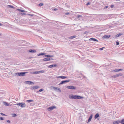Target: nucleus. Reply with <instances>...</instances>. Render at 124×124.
Wrapping results in <instances>:
<instances>
[{
  "instance_id": "nucleus-1",
  "label": "nucleus",
  "mask_w": 124,
  "mask_h": 124,
  "mask_svg": "<svg viewBox=\"0 0 124 124\" xmlns=\"http://www.w3.org/2000/svg\"><path fill=\"white\" fill-rule=\"evenodd\" d=\"M69 97L71 99H81L83 98V97H82L80 96H78L76 95H69Z\"/></svg>"
},
{
  "instance_id": "nucleus-2",
  "label": "nucleus",
  "mask_w": 124,
  "mask_h": 124,
  "mask_svg": "<svg viewBox=\"0 0 124 124\" xmlns=\"http://www.w3.org/2000/svg\"><path fill=\"white\" fill-rule=\"evenodd\" d=\"M124 122V118L120 121L117 120L113 122V124H118L120 123H122Z\"/></svg>"
},
{
  "instance_id": "nucleus-3",
  "label": "nucleus",
  "mask_w": 124,
  "mask_h": 124,
  "mask_svg": "<svg viewBox=\"0 0 124 124\" xmlns=\"http://www.w3.org/2000/svg\"><path fill=\"white\" fill-rule=\"evenodd\" d=\"M70 81V80L68 79L62 81L59 84V85L67 83L68 82Z\"/></svg>"
},
{
  "instance_id": "nucleus-4",
  "label": "nucleus",
  "mask_w": 124,
  "mask_h": 124,
  "mask_svg": "<svg viewBox=\"0 0 124 124\" xmlns=\"http://www.w3.org/2000/svg\"><path fill=\"white\" fill-rule=\"evenodd\" d=\"M66 88L68 89H76V87L72 85H71L70 86H67L66 87Z\"/></svg>"
},
{
  "instance_id": "nucleus-5",
  "label": "nucleus",
  "mask_w": 124,
  "mask_h": 124,
  "mask_svg": "<svg viewBox=\"0 0 124 124\" xmlns=\"http://www.w3.org/2000/svg\"><path fill=\"white\" fill-rule=\"evenodd\" d=\"M17 104L22 108L26 106V105L25 103H18Z\"/></svg>"
},
{
  "instance_id": "nucleus-6",
  "label": "nucleus",
  "mask_w": 124,
  "mask_h": 124,
  "mask_svg": "<svg viewBox=\"0 0 124 124\" xmlns=\"http://www.w3.org/2000/svg\"><path fill=\"white\" fill-rule=\"evenodd\" d=\"M56 108V107L55 106H52L51 107H50L48 108V111H50L52 110L54 108Z\"/></svg>"
},
{
  "instance_id": "nucleus-7",
  "label": "nucleus",
  "mask_w": 124,
  "mask_h": 124,
  "mask_svg": "<svg viewBox=\"0 0 124 124\" xmlns=\"http://www.w3.org/2000/svg\"><path fill=\"white\" fill-rule=\"evenodd\" d=\"M52 87H53V89H55L56 90H57L58 91L60 92H61V90L59 88L57 87H55L53 86H52Z\"/></svg>"
},
{
  "instance_id": "nucleus-8",
  "label": "nucleus",
  "mask_w": 124,
  "mask_h": 124,
  "mask_svg": "<svg viewBox=\"0 0 124 124\" xmlns=\"http://www.w3.org/2000/svg\"><path fill=\"white\" fill-rule=\"evenodd\" d=\"M123 69H115L113 70H112V72H116L118 71H120L122 70Z\"/></svg>"
},
{
  "instance_id": "nucleus-9",
  "label": "nucleus",
  "mask_w": 124,
  "mask_h": 124,
  "mask_svg": "<svg viewBox=\"0 0 124 124\" xmlns=\"http://www.w3.org/2000/svg\"><path fill=\"white\" fill-rule=\"evenodd\" d=\"M26 72H19V76H24L25 75V73H27Z\"/></svg>"
},
{
  "instance_id": "nucleus-10",
  "label": "nucleus",
  "mask_w": 124,
  "mask_h": 124,
  "mask_svg": "<svg viewBox=\"0 0 124 124\" xmlns=\"http://www.w3.org/2000/svg\"><path fill=\"white\" fill-rule=\"evenodd\" d=\"M90 41H96L97 42H98V40L96 39L93 38H91L89 39Z\"/></svg>"
},
{
  "instance_id": "nucleus-11",
  "label": "nucleus",
  "mask_w": 124,
  "mask_h": 124,
  "mask_svg": "<svg viewBox=\"0 0 124 124\" xmlns=\"http://www.w3.org/2000/svg\"><path fill=\"white\" fill-rule=\"evenodd\" d=\"M92 116H93V115L92 114H91L89 118H88V121L87 122V123H89L91 121V119H92Z\"/></svg>"
},
{
  "instance_id": "nucleus-12",
  "label": "nucleus",
  "mask_w": 124,
  "mask_h": 124,
  "mask_svg": "<svg viewBox=\"0 0 124 124\" xmlns=\"http://www.w3.org/2000/svg\"><path fill=\"white\" fill-rule=\"evenodd\" d=\"M57 66V65L56 64H52L51 65H50L48 66V68H51L53 67H56Z\"/></svg>"
},
{
  "instance_id": "nucleus-13",
  "label": "nucleus",
  "mask_w": 124,
  "mask_h": 124,
  "mask_svg": "<svg viewBox=\"0 0 124 124\" xmlns=\"http://www.w3.org/2000/svg\"><path fill=\"white\" fill-rule=\"evenodd\" d=\"M110 37V35H105L103 37V38L104 39H108Z\"/></svg>"
},
{
  "instance_id": "nucleus-14",
  "label": "nucleus",
  "mask_w": 124,
  "mask_h": 124,
  "mask_svg": "<svg viewBox=\"0 0 124 124\" xmlns=\"http://www.w3.org/2000/svg\"><path fill=\"white\" fill-rule=\"evenodd\" d=\"M39 88V86H33L32 88V89H36Z\"/></svg>"
},
{
  "instance_id": "nucleus-15",
  "label": "nucleus",
  "mask_w": 124,
  "mask_h": 124,
  "mask_svg": "<svg viewBox=\"0 0 124 124\" xmlns=\"http://www.w3.org/2000/svg\"><path fill=\"white\" fill-rule=\"evenodd\" d=\"M44 58L43 59V60L44 61H50V60L49 58Z\"/></svg>"
},
{
  "instance_id": "nucleus-16",
  "label": "nucleus",
  "mask_w": 124,
  "mask_h": 124,
  "mask_svg": "<svg viewBox=\"0 0 124 124\" xmlns=\"http://www.w3.org/2000/svg\"><path fill=\"white\" fill-rule=\"evenodd\" d=\"M99 114L98 113H97L94 116V118L96 119L99 116Z\"/></svg>"
},
{
  "instance_id": "nucleus-17",
  "label": "nucleus",
  "mask_w": 124,
  "mask_h": 124,
  "mask_svg": "<svg viewBox=\"0 0 124 124\" xmlns=\"http://www.w3.org/2000/svg\"><path fill=\"white\" fill-rule=\"evenodd\" d=\"M76 37V36L75 35H73L72 36L70 37H69V39H72L75 38Z\"/></svg>"
},
{
  "instance_id": "nucleus-18",
  "label": "nucleus",
  "mask_w": 124,
  "mask_h": 124,
  "mask_svg": "<svg viewBox=\"0 0 124 124\" xmlns=\"http://www.w3.org/2000/svg\"><path fill=\"white\" fill-rule=\"evenodd\" d=\"M17 10H18L21 12H25V11L24 10L22 9H17Z\"/></svg>"
},
{
  "instance_id": "nucleus-19",
  "label": "nucleus",
  "mask_w": 124,
  "mask_h": 124,
  "mask_svg": "<svg viewBox=\"0 0 124 124\" xmlns=\"http://www.w3.org/2000/svg\"><path fill=\"white\" fill-rule=\"evenodd\" d=\"M3 103H4V105H5L7 106H9V105L7 103L5 102H3Z\"/></svg>"
},
{
  "instance_id": "nucleus-20",
  "label": "nucleus",
  "mask_w": 124,
  "mask_h": 124,
  "mask_svg": "<svg viewBox=\"0 0 124 124\" xmlns=\"http://www.w3.org/2000/svg\"><path fill=\"white\" fill-rule=\"evenodd\" d=\"M44 57H50V55H45L44 56Z\"/></svg>"
},
{
  "instance_id": "nucleus-21",
  "label": "nucleus",
  "mask_w": 124,
  "mask_h": 124,
  "mask_svg": "<svg viewBox=\"0 0 124 124\" xmlns=\"http://www.w3.org/2000/svg\"><path fill=\"white\" fill-rule=\"evenodd\" d=\"M117 77H118V76L117 74L112 76H111V77H113L114 78H115Z\"/></svg>"
},
{
  "instance_id": "nucleus-22",
  "label": "nucleus",
  "mask_w": 124,
  "mask_h": 124,
  "mask_svg": "<svg viewBox=\"0 0 124 124\" xmlns=\"http://www.w3.org/2000/svg\"><path fill=\"white\" fill-rule=\"evenodd\" d=\"M122 35V34L121 33H119L116 36V37H119L120 36Z\"/></svg>"
},
{
  "instance_id": "nucleus-23",
  "label": "nucleus",
  "mask_w": 124,
  "mask_h": 124,
  "mask_svg": "<svg viewBox=\"0 0 124 124\" xmlns=\"http://www.w3.org/2000/svg\"><path fill=\"white\" fill-rule=\"evenodd\" d=\"M45 53H40V54H38V56H40V55H45Z\"/></svg>"
},
{
  "instance_id": "nucleus-24",
  "label": "nucleus",
  "mask_w": 124,
  "mask_h": 124,
  "mask_svg": "<svg viewBox=\"0 0 124 124\" xmlns=\"http://www.w3.org/2000/svg\"><path fill=\"white\" fill-rule=\"evenodd\" d=\"M36 52V51L35 50H31V53H35Z\"/></svg>"
},
{
  "instance_id": "nucleus-25",
  "label": "nucleus",
  "mask_w": 124,
  "mask_h": 124,
  "mask_svg": "<svg viewBox=\"0 0 124 124\" xmlns=\"http://www.w3.org/2000/svg\"><path fill=\"white\" fill-rule=\"evenodd\" d=\"M44 89H40L39 91H38L37 92L38 93L39 92H40L42 91H44Z\"/></svg>"
},
{
  "instance_id": "nucleus-26",
  "label": "nucleus",
  "mask_w": 124,
  "mask_h": 124,
  "mask_svg": "<svg viewBox=\"0 0 124 124\" xmlns=\"http://www.w3.org/2000/svg\"><path fill=\"white\" fill-rule=\"evenodd\" d=\"M27 84H31V82L30 81H27L26 82Z\"/></svg>"
},
{
  "instance_id": "nucleus-27",
  "label": "nucleus",
  "mask_w": 124,
  "mask_h": 124,
  "mask_svg": "<svg viewBox=\"0 0 124 124\" xmlns=\"http://www.w3.org/2000/svg\"><path fill=\"white\" fill-rule=\"evenodd\" d=\"M117 75L118 77L122 76L123 75V74L122 73L117 74Z\"/></svg>"
},
{
  "instance_id": "nucleus-28",
  "label": "nucleus",
  "mask_w": 124,
  "mask_h": 124,
  "mask_svg": "<svg viewBox=\"0 0 124 124\" xmlns=\"http://www.w3.org/2000/svg\"><path fill=\"white\" fill-rule=\"evenodd\" d=\"M43 4L42 3H41L39 4L38 5V6L39 7H40L43 6Z\"/></svg>"
},
{
  "instance_id": "nucleus-29",
  "label": "nucleus",
  "mask_w": 124,
  "mask_h": 124,
  "mask_svg": "<svg viewBox=\"0 0 124 124\" xmlns=\"http://www.w3.org/2000/svg\"><path fill=\"white\" fill-rule=\"evenodd\" d=\"M67 77L64 76H62L61 78L62 79H64L65 78H67Z\"/></svg>"
},
{
  "instance_id": "nucleus-30",
  "label": "nucleus",
  "mask_w": 124,
  "mask_h": 124,
  "mask_svg": "<svg viewBox=\"0 0 124 124\" xmlns=\"http://www.w3.org/2000/svg\"><path fill=\"white\" fill-rule=\"evenodd\" d=\"M39 73H44V72H45V71L44 70H40V71H39Z\"/></svg>"
},
{
  "instance_id": "nucleus-31",
  "label": "nucleus",
  "mask_w": 124,
  "mask_h": 124,
  "mask_svg": "<svg viewBox=\"0 0 124 124\" xmlns=\"http://www.w3.org/2000/svg\"><path fill=\"white\" fill-rule=\"evenodd\" d=\"M15 75L16 76H18L19 75V72L16 73H15Z\"/></svg>"
},
{
  "instance_id": "nucleus-32",
  "label": "nucleus",
  "mask_w": 124,
  "mask_h": 124,
  "mask_svg": "<svg viewBox=\"0 0 124 124\" xmlns=\"http://www.w3.org/2000/svg\"><path fill=\"white\" fill-rule=\"evenodd\" d=\"M12 115L13 117L16 116V115L15 114H12Z\"/></svg>"
},
{
  "instance_id": "nucleus-33",
  "label": "nucleus",
  "mask_w": 124,
  "mask_h": 124,
  "mask_svg": "<svg viewBox=\"0 0 124 124\" xmlns=\"http://www.w3.org/2000/svg\"><path fill=\"white\" fill-rule=\"evenodd\" d=\"M82 17V16L81 15H78L77 16V18H79V17Z\"/></svg>"
},
{
  "instance_id": "nucleus-34",
  "label": "nucleus",
  "mask_w": 124,
  "mask_h": 124,
  "mask_svg": "<svg viewBox=\"0 0 124 124\" xmlns=\"http://www.w3.org/2000/svg\"><path fill=\"white\" fill-rule=\"evenodd\" d=\"M26 102H31V100H27Z\"/></svg>"
},
{
  "instance_id": "nucleus-35",
  "label": "nucleus",
  "mask_w": 124,
  "mask_h": 124,
  "mask_svg": "<svg viewBox=\"0 0 124 124\" xmlns=\"http://www.w3.org/2000/svg\"><path fill=\"white\" fill-rule=\"evenodd\" d=\"M105 48V47H102L101 48H99V49L100 50H103V49L104 48Z\"/></svg>"
},
{
  "instance_id": "nucleus-36",
  "label": "nucleus",
  "mask_w": 124,
  "mask_h": 124,
  "mask_svg": "<svg viewBox=\"0 0 124 124\" xmlns=\"http://www.w3.org/2000/svg\"><path fill=\"white\" fill-rule=\"evenodd\" d=\"M20 13L22 15H24L26 14L25 13Z\"/></svg>"
},
{
  "instance_id": "nucleus-37",
  "label": "nucleus",
  "mask_w": 124,
  "mask_h": 124,
  "mask_svg": "<svg viewBox=\"0 0 124 124\" xmlns=\"http://www.w3.org/2000/svg\"><path fill=\"white\" fill-rule=\"evenodd\" d=\"M31 74H36V71L31 72Z\"/></svg>"
},
{
  "instance_id": "nucleus-38",
  "label": "nucleus",
  "mask_w": 124,
  "mask_h": 124,
  "mask_svg": "<svg viewBox=\"0 0 124 124\" xmlns=\"http://www.w3.org/2000/svg\"><path fill=\"white\" fill-rule=\"evenodd\" d=\"M57 10H58L57 9V8H55L53 9H52V10L54 11H55Z\"/></svg>"
},
{
  "instance_id": "nucleus-39",
  "label": "nucleus",
  "mask_w": 124,
  "mask_h": 124,
  "mask_svg": "<svg viewBox=\"0 0 124 124\" xmlns=\"http://www.w3.org/2000/svg\"><path fill=\"white\" fill-rule=\"evenodd\" d=\"M90 4H91L90 2H88L87 3L86 5L87 6H88V5H90Z\"/></svg>"
},
{
  "instance_id": "nucleus-40",
  "label": "nucleus",
  "mask_w": 124,
  "mask_h": 124,
  "mask_svg": "<svg viewBox=\"0 0 124 124\" xmlns=\"http://www.w3.org/2000/svg\"><path fill=\"white\" fill-rule=\"evenodd\" d=\"M89 33V32L88 31H85L84 33V34H87V33Z\"/></svg>"
},
{
  "instance_id": "nucleus-41",
  "label": "nucleus",
  "mask_w": 124,
  "mask_h": 124,
  "mask_svg": "<svg viewBox=\"0 0 124 124\" xmlns=\"http://www.w3.org/2000/svg\"><path fill=\"white\" fill-rule=\"evenodd\" d=\"M119 44V43L118 41L116 42V45L117 46Z\"/></svg>"
},
{
  "instance_id": "nucleus-42",
  "label": "nucleus",
  "mask_w": 124,
  "mask_h": 124,
  "mask_svg": "<svg viewBox=\"0 0 124 124\" xmlns=\"http://www.w3.org/2000/svg\"><path fill=\"white\" fill-rule=\"evenodd\" d=\"M70 14V13L69 12H67L65 13V15H68Z\"/></svg>"
},
{
  "instance_id": "nucleus-43",
  "label": "nucleus",
  "mask_w": 124,
  "mask_h": 124,
  "mask_svg": "<svg viewBox=\"0 0 124 124\" xmlns=\"http://www.w3.org/2000/svg\"><path fill=\"white\" fill-rule=\"evenodd\" d=\"M114 5H111L110 6V7L111 8H113L114 7Z\"/></svg>"
},
{
  "instance_id": "nucleus-44",
  "label": "nucleus",
  "mask_w": 124,
  "mask_h": 124,
  "mask_svg": "<svg viewBox=\"0 0 124 124\" xmlns=\"http://www.w3.org/2000/svg\"><path fill=\"white\" fill-rule=\"evenodd\" d=\"M61 77H62V76H58V77H57L56 78H61Z\"/></svg>"
},
{
  "instance_id": "nucleus-45",
  "label": "nucleus",
  "mask_w": 124,
  "mask_h": 124,
  "mask_svg": "<svg viewBox=\"0 0 124 124\" xmlns=\"http://www.w3.org/2000/svg\"><path fill=\"white\" fill-rule=\"evenodd\" d=\"M0 114L2 116H6V115L3 113H1Z\"/></svg>"
},
{
  "instance_id": "nucleus-46",
  "label": "nucleus",
  "mask_w": 124,
  "mask_h": 124,
  "mask_svg": "<svg viewBox=\"0 0 124 124\" xmlns=\"http://www.w3.org/2000/svg\"><path fill=\"white\" fill-rule=\"evenodd\" d=\"M8 6H9L10 7V8H13V6H11V5H8Z\"/></svg>"
},
{
  "instance_id": "nucleus-47",
  "label": "nucleus",
  "mask_w": 124,
  "mask_h": 124,
  "mask_svg": "<svg viewBox=\"0 0 124 124\" xmlns=\"http://www.w3.org/2000/svg\"><path fill=\"white\" fill-rule=\"evenodd\" d=\"M39 71H36V74H39V73H40L39 72Z\"/></svg>"
},
{
  "instance_id": "nucleus-48",
  "label": "nucleus",
  "mask_w": 124,
  "mask_h": 124,
  "mask_svg": "<svg viewBox=\"0 0 124 124\" xmlns=\"http://www.w3.org/2000/svg\"><path fill=\"white\" fill-rule=\"evenodd\" d=\"M0 119L2 120H3V118L2 117H1L0 118Z\"/></svg>"
},
{
  "instance_id": "nucleus-49",
  "label": "nucleus",
  "mask_w": 124,
  "mask_h": 124,
  "mask_svg": "<svg viewBox=\"0 0 124 124\" xmlns=\"http://www.w3.org/2000/svg\"><path fill=\"white\" fill-rule=\"evenodd\" d=\"M108 8V6H106V7H105L104 8L105 9H106L107 8Z\"/></svg>"
},
{
  "instance_id": "nucleus-50",
  "label": "nucleus",
  "mask_w": 124,
  "mask_h": 124,
  "mask_svg": "<svg viewBox=\"0 0 124 124\" xmlns=\"http://www.w3.org/2000/svg\"><path fill=\"white\" fill-rule=\"evenodd\" d=\"M49 58L50 59V60H53V59L51 58Z\"/></svg>"
},
{
  "instance_id": "nucleus-51",
  "label": "nucleus",
  "mask_w": 124,
  "mask_h": 124,
  "mask_svg": "<svg viewBox=\"0 0 124 124\" xmlns=\"http://www.w3.org/2000/svg\"><path fill=\"white\" fill-rule=\"evenodd\" d=\"M54 56L53 55H50V57H53Z\"/></svg>"
},
{
  "instance_id": "nucleus-52",
  "label": "nucleus",
  "mask_w": 124,
  "mask_h": 124,
  "mask_svg": "<svg viewBox=\"0 0 124 124\" xmlns=\"http://www.w3.org/2000/svg\"><path fill=\"white\" fill-rule=\"evenodd\" d=\"M34 15L33 14H31V17L34 16Z\"/></svg>"
},
{
  "instance_id": "nucleus-53",
  "label": "nucleus",
  "mask_w": 124,
  "mask_h": 124,
  "mask_svg": "<svg viewBox=\"0 0 124 124\" xmlns=\"http://www.w3.org/2000/svg\"><path fill=\"white\" fill-rule=\"evenodd\" d=\"M7 122H8L9 123H10V121L8 120V121H7Z\"/></svg>"
},
{
  "instance_id": "nucleus-54",
  "label": "nucleus",
  "mask_w": 124,
  "mask_h": 124,
  "mask_svg": "<svg viewBox=\"0 0 124 124\" xmlns=\"http://www.w3.org/2000/svg\"><path fill=\"white\" fill-rule=\"evenodd\" d=\"M34 84V83L33 82H31V85L33 84Z\"/></svg>"
},
{
  "instance_id": "nucleus-55",
  "label": "nucleus",
  "mask_w": 124,
  "mask_h": 124,
  "mask_svg": "<svg viewBox=\"0 0 124 124\" xmlns=\"http://www.w3.org/2000/svg\"><path fill=\"white\" fill-rule=\"evenodd\" d=\"M29 52H31V49H30L29 51Z\"/></svg>"
},
{
  "instance_id": "nucleus-56",
  "label": "nucleus",
  "mask_w": 124,
  "mask_h": 124,
  "mask_svg": "<svg viewBox=\"0 0 124 124\" xmlns=\"http://www.w3.org/2000/svg\"><path fill=\"white\" fill-rule=\"evenodd\" d=\"M34 105V104H32V103H31V106L33 105Z\"/></svg>"
},
{
  "instance_id": "nucleus-57",
  "label": "nucleus",
  "mask_w": 124,
  "mask_h": 124,
  "mask_svg": "<svg viewBox=\"0 0 124 124\" xmlns=\"http://www.w3.org/2000/svg\"><path fill=\"white\" fill-rule=\"evenodd\" d=\"M2 25V24L1 23H0V26H1Z\"/></svg>"
},
{
  "instance_id": "nucleus-58",
  "label": "nucleus",
  "mask_w": 124,
  "mask_h": 124,
  "mask_svg": "<svg viewBox=\"0 0 124 124\" xmlns=\"http://www.w3.org/2000/svg\"><path fill=\"white\" fill-rule=\"evenodd\" d=\"M33 101V100H31V102H32V101Z\"/></svg>"
},
{
  "instance_id": "nucleus-59",
  "label": "nucleus",
  "mask_w": 124,
  "mask_h": 124,
  "mask_svg": "<svg viewBox=\"0 0 124 124\" xmlns=\"http://www.w3.org/2000/svg\"><path fill=\"white\" fill-rule=\"evenodd\" d=\"M120 0H116V1Z\"/></svg>"
},
{
  "instance_id": "nucleus-60",
  "label": "nucleus",
  "mask_w": 124,
  "mask_h": 124,
  "mask_svg": "<svg viewBox=\"0 0 124 124\" xmlns=\"http://www.w3.org/2000/svg\"><path fill=\"white\" fill-rule=\"evenodd\" d=\"M123 78H124V76H123Z\"/></svg>"
},
{
  "instance_id": "nucleus-61",
  "label": "nucleus",
  "mask_w": 124,
  "mask_h": 124,
  "mask_svg": "<svg viewBox=\"0 0 124 124\" xmlns=\"http://www.w3.org/2000/svg\"><path fill=\"white\" fill-rule=\"evenodd\" d=\"M1 35L0 34V35Z\"/></svg>"
}]
</instances>
